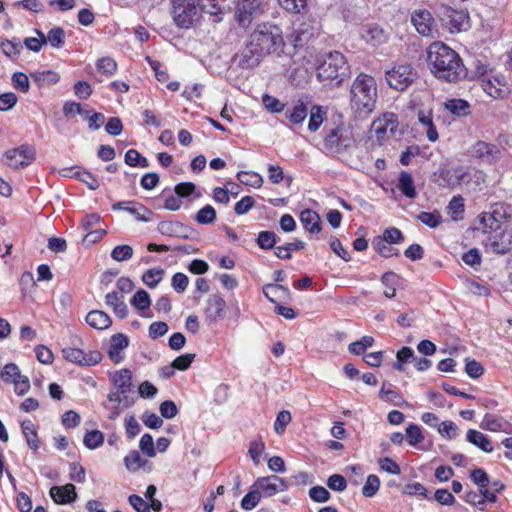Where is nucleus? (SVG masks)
I'll return each instance as SVG.
<instances>
[{
    "label": "nucleus",
    "mask_w": 512,
    "mask_h": 512,
    "mask_svg": "<svg viewBox=\"0 0 512 512\" xmlns=\"http://www.w3.org/2000/svg\"><path fill=\"white\" fill-rule=\"evenodd\" d=\"M427 63L438 79L457 82L466 76V68L459 55L443 42L437 41L429 45Z\"/></svg>",
    "instance_id": "nucleus-1"
},
{
    "label": "nucleus",
    "mask_w": 512,
    "mask_h": 512,
    "mask_svg": "<svg viewBox=\"0 0 512 512\" xmlns=\"http://www.w3.org/2000/svg\"><path fill=\"white\" fill-rule=\"evenodd\" d=\"M377 83L373 76L360 73L350 88L351 109L360 117L369 116L376 108Z\"/></svg>",
    "instance_id": "nucleus-2"
},
{
    "label": "nucleus",
    "mask_w": 512,
    "mask_h": 512,
    "mask_svg": "<svg viewBox=\"0 0 512 512\" xmlns=\"http://www.w3.org/2000/svg\"><path fill=\"white\" fill-rule=\"evenodd\" d=\"M349 66L342 53L329 52L317 67V77L320 81L335 82L339 85L349 75Z\"/></svg>",
    "instance_id": "nucleus-3"
},
{
    "label": "nucleus",
    "mask_w": 512,
    "mask_h": 512,
    "mask_svg": "<svg viewBox=\"0 0 512 512\" xmlns=\"http://www.w3.org/2000/svg\"><path fill=\"white\" fill-rule=\"evenodd\" d=\"M171 3L173 20L180 28H190L201 17L200 0H171Z\"/></svg>",
    "instance_id": "nucleus-4"
},
{
    "label": "nucleus",
    "mask_w": 512,
    "mask_h": 512,
    "mask_svg": "<svg viewBox=\"0 0 512 512\" xmlns=\"http://www.w3.org/2000/svg\"><path fill=\"white\" fill-rule=\"evenodd\" d=\"M280 37L273 33L272 27L267 24L258 25L249 37L248 43L264 58L270 54Z\"/></svg>",
    "instance_id": "nucleus-5"
},
{
    "label": "nucleus",
    "mask_w": 512,
    "mask_h": 512,
    "mask_svg": "<svg viewBox=\"0 0 512 512\" xmlns=\"http://www.w3.org/2000/svg\"><path fill=\"white\" fill-rule=\"evenodd\" d=\"M433 180L441 187L454 188L471 180L470 173L467 168H441L433 174Z\"/></svg>",
    "instance_id": "nucleus-6"
},
{
    "label": "nucleus",
    "mask_w": 512,
    "mask_h": 512,
    "mask_svg": "<svg viewBox=\"0 0 512 512\" xmlns=\"http://www.w3.org/2000/svg\"><path fill=\"white\" fill-rule=\"evenodd\" d=\"M416 72L408 64H401L393 67L386 72V81L388 85L397 91H404L415 80Z\"/></svg>",
    "instance_id": "nucleus-7"
},
{
    "label": "nucleus",
    "mask_w": 512,
    "mask_h": 512,
    "mask_svg": "<svg viewBox=\"0 0 512 512\" xmlns=\"http://www.w3.org/2000/svg\"><path fill=\"white\" fill-rule=\"evenodd\" d=\"M351 131L345 126H337L329 130L324 138V147L329 152L340 153L353 144Z\"/></svg>",
    "instance_id": "nucleus-8"
},
{
    "label": "nucleus",
    "mask_w": 512,
    "mask_h": 512,
    "mask_svg": "<svg viewBox=\"0 0 512 512\" xmlns=\"http://www.w3.org/2000/svg\"><path fill=\"white\" fill-rule=\"evenodd\" d=\"M483 243L487 251L496 254L508 253L512 249V230L502 227L496 232L487 235Z\"/></svg>",
    "instance_id": "nucleus-9"
},
{
    "label": "nucleus",
    "mask_w": 512,
    "mask_h": 512,
    "mask_svg": "<svg viewBox=\"0 0 512 512\" xmlns=\"http://www.w3.org/2000/svg\"><path fill=\"white\" fill-rule=\"evenodd\" d=\"M5 163L14 169L28 166L35 159V149L28 145L10 149L4 154Z\"/></svg>",
    "instance_id": "nucleus-10"
},
{
    "label": "nucleus",
    "mask_w": 512,
    "mask_h": 512,
    "mask_svg": "<svg viewBox=\"0 0 512 512\" xmlns=\"http://www.w3.org/2000/svg\"><path fill=\"white\" fill-rule=\"evenodd\" d=\"M251 488L257 489L261 497H272L279 492L288 490V483L279 476L270 475L267 477H259Z\"/></svg>",
    "instance_id": "nucleus-11"
},
{
    "label": "nucleus",
    "mask_w": 512,
    "mask_h": 512,
    "mask_svg": "<svg viewBox=\"0 0 512 512\" xmlns=\"http://www.w3.org/2000/svg\"><path fill=\"white\" fill-rule=\"evenodd\" d=\"M438 17L451 32H459L467 26V15L449 6L441 5L437 11Z\"/></svg>",
    "instance_id": "nucleus-12"
},
{
    "label": "nucleus",
    "mask_w": 512,
    "mask_h": 512,
    "mask_svg": "<svg viewBox=\"0 0 512 512\" xmlns=\"http://www.w3.org/2000/svg\"><path fill=\"white\" fill-rule=\"evenodd\" d=\"M62 355L65 360L80 366H94L102 360V355L99 351L93 350L86 353L76 347L64 348Z\"/></svg>",
    "instance_id": "nucleus-13"
},
{
    "label": "nucleus",
    "mask_w": 512,
    "mask_h": 512,
    "mask_svg": "<svg viewBox=\"0 0 512 512\" xmlns=\"http://www.w3.org/2000/svg\"><path fill=\"white\" fill-rule=\"evenodd\" d=\"M260 12V0H239L235 17L240 26L246 27Z\"/></svg>",
    "instance_id": "nucleus-14"
},
{
    "label": "nucleus",
    "mask_w": 512,
    "mask_h": 512,
    "mask_svg": "<svg viewBox=\"0 0 512 512\" xmlns=\"http://www.w3.org/2000/svg\"><path fill=\"white\" fill-rule=\"evenodd\" d=\"M411 22L422 36H433L437 32L435 20L426 9H417L411 14Z\"/></svg>",
    "instance_id": "nucleus-15"
},
{
    "label": "nucleus",
    "mask_w": 512,
    "mask_h": 512,
    "mask_svg": "<svg viewBox=\"0 0 512 512\" xmlns=\"http://www.w3.org/2000/svg\"><path fill=\"white\" fill-rule=\"evenodd\" d=\"M470 155L483 163L493 164L500 159V150L494 144L478 141L470 148Z\"/></svg>",
    "instance_id": "nucleus-16"
},
{
    "label": "nucleus",
    "mask_w": 512,
    "mask_h": 512,
    "mask_svg": "<svg viewBox=\"0 0 512 512\" xmlns=\"http://www.w3.org/2000/svg\"><path fill=\"white\" fill-rule=\"evenodd\" d=\"M132 403L133 402L130 401L126 395L111 391L107 395V401L103 403V407L108 412V418L115 420L123 412V410L130 407Z\"/></svg>",
    "instance_id": "nucleus-17"
},
{
    "label": "nucleus",
    "mask_w": 512,
    "mask_h": 512,
    "mask_svg": "<svg viewBox=\"0 0 512 512\" xmlns=\"http://www.w3.org/2000/svg\"><path fill=\"white\" fill-rule=\"evenodd\" d=\"M502 207L495 208L492 212H483L479 215V227L484 234L490 235L502 228L501 218L505 215Z\"/></svg>",
    "instance_id": "nucleus-18"
},
{
    "label": "nucleus",
    "mask_w": 512,
    "mask_h": 512,
    "mask_svg": "<svg viewBox=\"0 0 512 512\" xmlns=\"http://www.w3.org/2000/svg\"><path fill=\"white\" fill-rule=\"evenodd\" d=\"M483 91L493 99L504 98L508 92L504 77L492 75L480 80Z\"/></svg>",
    "instance_id": "nucleus-19"
},
{
    "label": "nucleus",
    "mask_w": 512,
    "mask_h": 512,
    "mask_svg": "<svg viewBox=\"0 0 512 512\" xmlns=\"http://www.w3.org/2000/svg\"><path fill=\"white\" fill-rule=\"evenodd\" d=\"M311 105L309 96H302L294 101L285 111V117L294 125H301L308 115V110Z\"/></svg>",
    "instance_id": "nucleus-20"
},
{
    "label": "nucleus",
    "mask_w": 512,
    "mask_h": 512,
    "mask_svg": "<svg viewBox=\"0 0 512 512\" xmlns=\"http://www.w3.org/2000/svg\"><path fill=\"white\" fill-rule=\"evenodd\" d=\"M114 211L124 210L130 213L137 221L148 222L152 212L144 205L133 201H121L112 205Z\"/></svg>",
    "instance_id": "nucleus-21"
},
{
    "label": "nucleus",
    "mask_w": 512,
    "mask_h": 512,
    "mask_svg": "<svg viewBox=\"0 0 512 512\" xmlns=\"http://www.w3.org/2000/svg\"><path fill=\"white\" fill-rule=\"evenodd\" d=\"M226 309L225 300L219 295H211L207 301L205 310L206 320L209 323H215L223 319Z\"/></svg>",
    "instance_id": "nucleus-22"
},
{
    "label": "nucleus",
    "mask_w": 512,
    "mask_h": 512,
    "mask_svg": "<svg viewBox=\"0 0 512 512\" xmlns=\"http://www.w3.org/2000/svg\"><path fill=\"white\" fill-rule=\"evenodd\" d=\"M372 129L378 136H385L387 133L393 135L397 130L396 115L393 113L383 114L372 123Z\"/></svg>",
    "instance_id": "nucleus-23"
},
{
    "label": "nucleus",
    "mask_w": 512,
    "mask_h": 512,
    "mask_svg": "<svg viewBox=\"0 0 512 512\" xmlns=\"http://www.w3.org/2000/svg\"><path fill=\"white\" fill-rule=\"evenodd\" d=\"M237 58L239 66L243 69H251L256 67L263 59L261 54L248 42L240 54L237 55Z\"/></svg>",
    "instance_id": "nucleus-24"
},
{
    "label": "nucleus",
    "mask_w": 512,
    "mask_h": 512,
    "mask_svg": "<svg viewBox=\"0 0 512 512\" xmlns=\"http://www.w3.org/2000/svg\"><path fill=\"white\" fill-rule=\"evenodd\" d=\"M50 496L57 504L70 503L77 498L76 488L71 483L63 486H53L50 489Z\"/></svg>",
    "instance_id": "nucleus-25"
},
{
    "label": "nucleus",
    "mask_w": 512,
    "mask_h": 512,
    "mask_svg": "<svg viewBox=\"0 0 512 512\" xmlns=\"http://www.w3.org/2000/svg\"><path fill=\"white\" fill-rule=\"evenodd\" d=\"M129 339L122 333L114 334L110 340L108 355L114 363H120L123 360L121 351L128 347Z\"/></svg>",
    "instance_id": "nucleus-26"
},
{
    "label": "nucleus",
    "mask_w": 512,
    "mask_h": 512,
    "mask_svg": "<svg viewBox=\"0 0 512 512\" xmlns=\"http://www.w3.org/2000/svg\"><path fill=\"white\" fill-rule=\"evenodd\" d=\"M417 119L420 125L425 129L429 141L436 142L439 138L437 129L433 123V113L431 109H420L417 112Z\"/></svg>",
    "instance_id": "nucleus-27"
},
{
    "label": "nucleus",
    "mask_w": 512,
    "mask_h": 512,
    "mask_svg": "<svg viewBox=\"0 0 512 512\" xmlns=\"http://www.w3.org/2000/svg\"><path fill=\"white\" fill-rule=\"evenodd\" d=\"M111 381L116 387L115 392L126 395L132 389V373L129 369H121L113 373Z\"/></svg>",
    "instance_id": "nucleus-28"
},
{
    "label": "nucleus",
    "mask_w": 512,
    "mask_h": 512,
    "mask_svg": "<svg viewBox=\"0 0 512 512\" xmlns=\"http://www.w3.org/2000/svg\"><path fill=\"white\" fill-rule=\"evenodd\" d=\"M188 228L178 221H162L158 224V231L169 237L187 238Z\"/></svg>",
    "instance_id": "nucleus-29"
},
{
    "label": "nucleus",
    "mask_w": 512,
    "mask_h": 512,
    "mask_svg": "<svg viewBox=\"0 0 512 512\" xmlns=\"http://www.w3.org/2000/svg\"><path fill=\"white\" fill-rule=\"evenodd\" d=\"M480 427L491 432H504L507 434L511 433V424L492 414H486L484 416Z\"/></svg>",
    "instance_id": "nucleus-30"
},
{
    "label": "nucleus",
    "mask_w": 512,
    "mask_h": 512,
    "mask_svg": "<svg viewBox=\"0 0 512 512\" xmlns=\"http://www.w3.org/2000/svg\"><path fill=\"white\" fill-rule=\"evenodd\" d=\"M105 303L107 306L113 309L115 315L121 319H124L128 315V307L124 302L123 295H119L117 292L107 293L105 296Z\"/></svg>",
    "instance_id": "nucleus-31"
},
{
    "label": "nucleus",
    "mask_w": 512,
    "mask_h": 512,
    "mask_svg": "<svg viewBox=\"0 0 512 512\" xmlns=\"http://www.w3.org/2000/svg\"><path fill=\"white\" fill-rule=\"evenodd\" d=\"M308 114V130L310 132H316L321 127L324 119L327 116V109L321 105L311 103Z\"/></svg>",
    "instance_id": "nucleus-32"
},
{
    "label": "nucleus",
    "mask_w": 512,
    "mask_h": 512,
    "mask_svg": "<svg viewBox=\"0 0 512 512\" xmlns=\"http://www.w3.org/2000/svg\"><path fill=\"white\" fill-rule=\"evenodd\" d=\"M300 222L309 233L321 231L320 216L311 209H305L300 213Z\"/></svg>",
    "instance_id": "nucleus-33"
},
{
    "label": "nucleus",
    "mask_w": 512,
    "mask_h": 512,
    "mask_svg": "<svg viewBox=\"0 0 512 512\" xmlns=\"http://www.w3.org/2000/svg\"><path fill=\"white\" fill-rule=\"evenodd\" d=\"M86 322L92 328L103 330L111 326L110 316L101 310H92L86 316Z\"/></svg>",
    "instance_id": "nucleus-34"
},
{
    "label": "nucleus",
    "mask_w": 512,
    "mask_h": 512,
    "mask_svg": "<svg viewBox=\"0 0 512 512\" xmlns=\"http://www.w3.org/2000/svg\"><path fill=\"white\" fill-rule=\"evenodd\" d=\"M397 187L403 195L410 199H414L417 196L414 180L412 175L407 171H402L400 173Z\"/></svg>",
    "instance_id": "nucleus-35"
},
{
    "label": "nucleus",
    "mask_w": 512,
    "mask_h": 512,
    "mask_svg": "<svg viewBox=\"0 0 512 512\" xmlns=\"http://www.w3.org/2000/svg\"><path fill=\"white\" fill-rule=\"evenodd\" d=\"M30 78L39 86H51L56 84L60 77L58 73L52 70L35 71L30 73Z\"/></svg>",
    "instance_id": "nucleus-36"
},
{
    "label": "nucleus",
    "mask_w": 512,
    "mask_h": 512,
    "mask_svg": "<svg viewBox=\"0 0 512 512\" xmlns=\"http://www.w3.org/2000/svg\"><path fill=\"white\" fill-rule=\"evenodd\" d=\"M466 438L467 441L477 446L484 452L490 453L493 451V446L489 438L477 430H468Z\"/></svg>",
    "instance_id": "nucleus-37"
},
{
    "label": "nucleus",
    "mask_w": 512,
    "mask_h": 512,
    "mask_svg": "<svg viewBox=\"0 0 512 512\" xmlns=\"http://www.w3.org/2000/svg\"><path fill=\"white\" fill-rule=\"evenodd\" d=\"M21 429L28 446L34 451L38 450L40 442L33 422L31 420L22 421Z\"/></svg>",
    "instance_id": "nucleus-38"
},
{
    "label": "nucleus",
    "mask_w": 512,
    "mask_h": 512,
    "mask_svg": "<svg viewBox=\"0 0 512 512\" xmlns=\"http://www.w3.org/2000/svg\"><path fill=\"white\" fill-rule=\"evenodd\" d=\"M379 397L381 400L389 402L395 406H408V403L401 397V395L397 391L391 389V385L386 388V385L383 384L379 392Z\"/></svg>",
    "instance_id": "nucleus-39"
},
{
    "label": "nucleus",
    "mask_w": 512,
    "mask_h": 512,
    "mask_svg": "<svg viewBox=\"0 0 512 512\" xmlns=\"http://www.w3.org/2000/svg\"><path fill=\"white\" fill-rule=\"evenodd\" d=\"M362 37L373 45L380 44L385 40V34L382 29L376 25H369L362 29Z\"/></svg>",
    "instance_id": "nucleus-40"
},
{
    "label": "nucleus",
    "mask_w": 512,
    "mask_h": 512,
    "mask_svg": "<svg viewBox=\"0 0 512 512\" xmlns=\"http://www.w3.org/2000/svg\"><path fill=\"white\" fill-rule=\"evenodd\" d=\"M237 179L244 185L253 188H260L263 185V177L254 171H240L237 173Z\"/></svg>",
    "instance_id": "nucleus-41"
},
{
    "label": "nucleus",
    "mask_w": 512,
    "mask_h": 512,
    "mask_svg": "<svg viewBox=\"0 0 512 512\" xmlns=\"http://www.w3.org/2000/svg\"><path fill=\"white\" fill-rule=\"evenodd\" d=\"M445 108L456 116H466L470 113V105L463 99H451L445 102Z\"/></svg>",
    "instance_id": "nucleus-42"
},
{
    "label": "nucleus",
    "mask_w": 512,
    "mask_h": 512,
    "mask_svg": "<svg viewBox=\"0 0 512 512\" xmlns=\"http://www.w3.org/2000/svg\"><path fill=\"white\" fill-rule=\"evenodd\" d=\"M0 49L7 57L14 59L20 55L23 45L18 39H5L1 41Z\"/></svg>",
    "instance_id": "nucleus-43"
},
{
    "label": "nucleus",
    "mask_w": 512,
    "mask_h": 512,
    "mask_svg": "<svg viewBox=\"0 0 512 512\" xmlns=\"http://www.w3.org/2000/svg\"><path fill=\"white\" fill-rule=\"evenodd\" d=\"M104 443V434L100 430L87 431L83 438V444L90 450H95Z\"/></svg>",
    "instance_id": "nucleus-44"
},
{
    "label": "nucleus",
    "mask_w": 512,
    "mask_h": 512,
    "mask_svg": "<svg viewBox=\"0 0 512 512\" xmlns=\"http://www.w3.org/2000/svg\"><path fill=\"white\" fill-rule=\"evenodd\" d=\"M131 305L138 311L143 312L149 309L151 305L150 295L147 291L140 289L138 290L130 300Z\"/></svg>",
    "instance_id": "nucleus-45"
},
{
    "label": "nucleus",
    "mask_w": 512,
    "mask_h": 512,
    "mask_svg": "<svg viewBox=\"0 0 512 512\" xmlns=\"http://www.w3.org/2000/svg\"><path fill=\"white\" fill-rule=\"evenodd\" d=\"M45 44L49 43L54 48H61L65 43V32L61 27H55L44 34Z\"/></svg>",
    "instance_id": "nucleus-46"
},
{
    "label": "nucleus",
    "mask_w": 512,
    "mask_h": 512,
    "mask_svg": "<svg viewBox=\"0 0 512 512\" xmlns=\"http://www.w3.org/2000/svg\"><path fill=\"white\" fill-rule=\"evenodd\" d=\"M195 220L202 225L211 224L216 220V211L213 206L207 204L196 213Z\"/></svg>",
    "instance_id": "nucleus-47"
},
{
    "label": "nucleus",
    "mask_w": 512,
    "mask_h": 512,
    "mask_svg": "<svg viewBox=\"0 0 512 512\" xmlns=\"http://www.w3.org/2000/svg\"><path fill=\"white\" fill-rule=\"evenodd\" d=\"M19 367L14 363L6 364L0 372V377L5 383H14L21 377Z\"/></svg>",
    "instance_id": "nucleus-48"
},
{
    "label": "nucleus",
    "mask_w": 512,
    "mask_h": 512,
    "mask_svg": "<svg viewBox=\"0 0 512 512\" xmlns=\"http://www.w3.org/2000/svg\"><path fill=\"white\" fill-rule=\"evenodd\" d=\"M125 163L132 167L146 168L149 166L148 160L135 149H129L126 152Z\"/></svg>",
    "instance_id": "nucleus-49"
},
{
    "label": "nucleus",
    "mask_w": 512,
    "mask_h": 512,
    "mask_svg": "<svg viewBox=\"0 0 512 512\" xmlns=\"http://www.w3.org/2000/svg\"><path fill=\"white\" fill-rule=\"evenodd\" d=\"M164 275V270L161 268H152L147 270L143 276L142 281L150 288H155Z\"/></svg>",
    "instance_id": "nucleus-50"
},
{
    "label": "nucleus",
    "mask_w": 512,
    "mask_h": 512,
    "mask_svg": "<svg viewBox=\"0 0 512 512\" xmlns=\"http://www.w3.org/2000/svg\"><path fill=\"white\" fill-rule=\"evenodd\" d=\"M373 248L381 256L389 258L397 254V249L393 248L390 243L381 237H377L372 242Z\"/></svg>",
    "instance_id": "nucleus-51"
},
{
    "label": "nucleus",
    "mask_w": 512,
    "mask_h": 512,
    "mask_svg": "<svg viewBox=\"0 0 512 512\" xmlns=\"http://www.w3.org/2000/svg\"><path fill=\"white\" fill-rule=\"evenodd\" d=\"M382 284L386 287L384 295L387 298H393L396 294L395 285L398 282V276L393 272L385 273L381 278Z\"/></svg>",
    "instance_id": "nucleus-52"
},
{
    "label": "nucleus",
    "mask_w": 512,
    "mask_h": 512,
    "mask_svg": "<svg viewBox=\"0 0 512 512\" xmlns=\"http://www.w3.org/2000/svg\"><path fill=\"white\" fill-rule=\"evenodd\" d=\"M407 441L411 446H417L424 440L421 426L417 424H409L406 428Z\"/></svg>",
    "instance_id": "nucleus-53"
},
{
    "label": "nucleus",
    "mask_w": 512,
    "mask_h": 512,
    "mask_svg": "<svg viewBox=\"0 0 512 512\" xmlns=\"http://www.w3.org/2000/svg\"><path fill=\"white\" fill-rule=\"evenodd\" d=\"M263 293L270 302L276 303L279 293L286 295L289 293V289L280 284H267L263 288Z\"/></svg>",
    "instance_id": "nucleus-54"
},
{
    "label": "nucleus",
    "mask_w": 512,
    "mask_h": 512,
    "mask_svg": "<svg viewBox=\"0 0 512 512\" xmlns=\"http://www.w3.org/2000/svg\"><path fill=\"white\" fill-rule=\"evenodd\" d=\"M261 500V495L258 490L251 488V490L242 498L241 508L250 511L253 510Z\"/></svg>",
    "instance_id": "nucleus-55"
},
{
    "label": "nucleus",
    "mask_w": 512,
    "mask_h": 512,
    "mask_svg": "<svg viewBox=\"0 0 512 512\" xmlns=\"http://www.w3.org/2000/svg\"><path fill=\"white\" fill-rule=\"evenodd\" d=\"M277 242V236L272 231H261L257 237V244L261 249H271Z\"/></svg>",
    "instance_id": "nucleus-56"
},
{
    "label": "nucleus",
    "mask_w": 512,
    "mask_h": 512,
    "mask_svg": "<svg viewBox=\"0 0 512 512\" xmlns=\"http://www.w3.org/2000/svg\"><path fill=\"white\" fill-rule=\"evenodd\" d=\"M379 487H380L379 478L374 474H370L367 477L366 482L362 488V494L368 498L373 497L379 490Z\"/></svg>",
    "instance_id": "nucleus-57"
},
{
    "label": "nucleus",
    "mask_w": 512,
    "mask_h": 512,
    "mask_svg": "<svg viewBox=\"0 0 512 512\" xmlns=\"http://www.w3.org/2000/svg\"><path fill=\"white\" fill-rule=\"evenodd\" d=\"M96 68L104 75L111 76L117 70V63L110 57H104L97 61Z\"/></svg>",
    "instance_id": "nucleus-58"
},
{
    "label": "nucleus",
    "mask_w": 512,
    "mask_h": 512,
    "mask_svg": "<svg viewBox=\"0 0 512 512\" xmlns=\"http://www.w3.org/2000/svg\"><path fill=\"white\" fill-rule=\"evenodd\" d=\"M133 255V249L129 245H118L111 251V257L117 262L127 261Z\"/></svg>",
    "instance_id": "nucleus-59"
},
{
    "label": "nucleus",
    "mask_w": 512,
    "mask_h": 512,
    "mask_svg": "<svg viewBox=\"0 0 512 512\" xmlns=\"http://www.w3.org/2000/svg\"><path fill=\"white\" fill-rule=\"evenodd\" d=\"M12 84L15 89L19 90L22 93H27L30 89L29 77L22 72H15L12 75Z\"/></svg>",
    "instance_id": "nucleus-60"
},
{
    "label": "nucleus",
    "mask_w": 512,
    "mask_h": 512,
    "mask_svg": "<svg viewBox=\"0 0 512 512\" xmlns=\"http://www.w3.org/2000/svg\"><path fill=\"white\" fill-rule=\"evenodd\" d=\"M417 219L430 228H436L442 221L441 215L437 211L421 212Z\"/></svg>",
    "instance_id": "nucleus-61"
},
{
    "label": "nucleus",
    "mask_w": 512,
    "mask_h": 512,
    "mask_svg": "<svg viewBox=\"0 0 512 512\" xmlns=\"http://www.w3.org/2000/svg\"><path fill=\"white\" fill-rule=\"evenodd\" d=\"M285 480L288 483V488L291 486H305L313 482L311 475L304 471H300Z\"/></svg>",
    "instance_id": "nucleus-62"
},
{
    "label": "nucleus",
    "mask_w": 512,
    "mask_h": 512,
    "mask_svg": "<svg viewBox=\"0 0 512 512\" xmlns=\"http://www.w3.org/2000/svg\"><path fill=\"white\" fill-rule=\"evenodd\" d=\"M291 413L287 410L280 411L274 423V430L278 435L284 433L287 425L291 422Z\"/></svg>",
    "instance_id": "nucleus-63"
},
{
    "label": "nucleus",
    "mask_w": 512,
    "mask_h": 512,
    "mask_svg": "<svg viewBox=\"0 0 512 512\" xmlns=\"http://www.w3.org/2000/svg\"><path fill=\"white\" fill-rule=\"evenodd\" d=\"M262 103L272 113L282 112L285 108V105L279 99L268 94L263 95Z\"/></svg>",
    "instance_id": "nucleus-64"
}]
</instances>
